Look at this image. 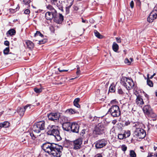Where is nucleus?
I'll return each instance as SVG.
<instances>
[{
    "instance_id": "obj_37",
    "label": "nucleus",
    "mask_w": 157,
    "mask_h": 157,
    "mask_svg": "<svg viewBox=\"0 0 157 157\" xmlns=\"http://www.w3.org/2000/svg\"><path fill=\"white\" fill-rule=\"evenodd\" d=\"M154 19L150 15L147 18V21L149 22H152Z\"/></svg>"
},
{
    "instance_id": "obj_51",
    "label": "nucleus",
    "mask_w": 157,
    "mask_h": 157,
    "mask_svg": "<svg viewBox=\"0 0 157 157\" xmlns=\"http://www.w3.org/2000/svg\"><path fill=\"white\" fill-rule=\"evenodd\" d=\"M135 1L137 5H140V0H135Z\"/></svg>"
},
{
    "instance_id": "obj_1",
    "label": "nucleus",
    "mask_w": 157,
    "mask_h": 157,
    "mask_svg": "<svg viewBox=\"0 0 157 157\" xmlns=\"http://www.w3.org/2000/svg\"><path fill=\"white\" fill-rule=\"evenodd\" d=\"M48 129L47 133L48 135L53 136L58 141H59L62 139V138L60 135L58 126L50 124L48 127Z\"/></svg>"
},
{
    "instance_id": "obj_23",
    "label": "nucleus",
    "mask_w": 157,
    "mask_h": 157,
    "mask_svg": "<svg viewBox=\"0 0 157 157\" xmlns=\"http://www.w3.org/2000/svg\"><path fill=\"white\" fill-rule=\"evenodd\" d=\"M112 48L114 51L116 52L118 50L119 46L116 43L113 42L112 45Z\"/></svg>"
},
{
    "instance_id": "obj_28",
    "label": "nucleus",
    "mask_w": 157,
    "mask_h": 157,
    "mask_svg": "<svg viewBox=\"0 0 157 157\" xmlns=\"http://www.w3.org/2000/svg\"><path fill=\"white\" fill-rule=\"evenodd\" d=\"M66 113L69 114H72L75 113L76 112L75 110L72 109H67L66 110Z\"/></svg>"
},
{
    "instance_id": "obj_40",
    "label": "nucleus",
    "mask_w": 157,
    "mask_h": 157,
    "mask_svg": "<svg viewBox=\"0 0 157 157\" xmlns=\"http://www.w3.org/2000/svg\"><path fill=\"white\" fill-rule=\"evenodd\" d=\"M51 2L52 5H56L57 6L58 5L57 0H51Z\"/></svg>"
},
{
    "instance_id": "obj_25",
    "label": "nucleus",
    "mask_w": 157,
    "mask_h": 157,
    "mask_svg": "<svg viewBox=\"0 0 157 157\" xmlns=\"http://www.w3.org/2000/svg\"><path fill=\"white\" fill-rule=\"evenodd\" d=\"M150 16H151L155 20L157 17V12L156 11H152L149 15Z\"/></svg>"
},
{
    "instance_id": "obj_41",
    "label": "nucleus",
    "mask_w": 157,
    "mask_h": 157,
    "mask_svg": "<svg viewBox=\"0 0 157 157\" xmlns=\"http://www.w3.org/2000/svg\"><path fill=\"white\" fill-rule=\"evenodd\" d=\"M47 41V40L45 39H44L43 40H40L39 41V44H44L46 43Z\"/></svg>"
},
{
    "instance_id": "obj_53",
    "label": "nucleus",
    "mask_w": 157,
    "mask_h": 157,
    "mask_svg": "<svg viewBox=\"0 0 157 157\" xmlns=\"http://www.w3.org/2000/svg\"><path fill=\"white\" fill-rule=\"evenodd\" d=\"M82 22L83 23H88L87 21L86 20L83 19L82 18Z\"/></svg>"
},
{
    "instance_id": "obj_5",
    "label": "nucleus",
    "mask_w": 157,
    "mask_h": 157,
    "mask_svg": "<svg viewBox=\"0 0 157 157\" xmlns=\"http://www.w3.org/2000/svg\"><path fill=\"white\" fill-rule=\"evenodd\" d=\"M108 112L113 117H118L121 113L119 107L117 105H112L109 109Z\"/></svg>"
},
{
    "instance_id": "obj_42",
    "label": "nucleus",
    "mask_w": 157,
    "mask_h": 157,
    "mask_svg": "<svg viewBox=\"0 0 157 157\" xmlns=\"http://www.w3.org/2000/svg\"><path fill=\"white\" fill-rule=\"evenodd\" d=\"M23 2L25 5H28L30 2V0H24Z\"/></svg>"
},
{
    "instance_id": "obj_17",
    "label": "nucleus",
    "mask_w": 157,
    "mask_h": 157,
    "mask_svg": "<svg viewBox=\"0 0 157 157\" xmlns=\"http://www.w3.org/2000/svg\"><path fill=\"white\" fill-rule=\"evenodd\" d=\"M57 14V13H54L53 12L48 11L45 13V17L47 20H51L54 18V16H55Z\"/></svg>"
},
{
    "instance_id": "obj_27",
    "label": "nucleus",
    "mask_w": 157,
    "mask_h": 157,
    "mask_svg": "<svg viewBox=\"0 0 157 157\" xmlns=\"http://www.w3.org/2000/svg\"><path fill=\"white\" fill-rule=\"evenodd\" d=\"M95 35L99 39H102L103 37V36L101 35L97 30H95L94 31Z\"/></svg>"
},
{
    "instance_id": "obj_16",
    "label": "nucleus",
    "mask_w": 157,
    "mask_h": 157,
    "mask_svg": "<svg viewBox=\"0 0 157 157\" xmlns=\"http://www.w3.org/2000/svg\"><path fill=\"white\" fill-rule=\"evenodd\" d=\"M29 132H25L22 134L20 138V140L21 142L24 143H26L29 140Z\"/></svg>"
},
{
    "instance_id": "obj_14",
    "label": "nucleus",
    "mask_w": 157,
    "mask_h": 157,
    "mask_svg": "<svg viewBox=\"0 0 157 157\" xmlns=\"http://www.w3.org/2000/svg\"><path fill=\"white\" fill-rule=\"evenodd\" d=\"M30 105H26L24 108L19 107L17 109V112L19 113L20 115L21 116H23L24 114L25 111L26 109L28 110H29L30 109Z\"/></svg>"
},
{
    "instance_id": "obj_33",
    "label": "nucleus",
    "mask_w": 157,
    "mask_h": 157,
    "mask_svg": "<svg viewBox=\"0 0 157 157\" xmlns=\"http://www.w3.org/2000/svg\"><path fill=\"white\" fill-rule=\"evenodd\" d=\"M125 136L124 134H119L118 136V138L120 140L125 138Z\"/></svg>"
},
{
    "instance_id": "obj_64",
    "label": "nucleus",
    "mask_w": 157,
    "mask_h": 157,
    "mask_svg": "<svg viewBox=\"0 0 157 157\" xmlns=\"http://www.w3.org/2000/svg\"><path fill=\"white\" fill-rule=\"evenodd\" d=\"M140 149H143V147H140Z\"/></svg>"
},
{
    "instance_id": "obj_4",
    "label": "nucleus",
    "mask_w": 157,
    "mask_h": 157,
    "mask_svg": "<svg viewBox=\"0 0 157 157\" xmlns=\"http://www.w3.org/2000/svg\"><path fill=\"white\" fill-rule=\"evenodd\" d=\"M121 84L129 90L132 88L134 84L132 80L126 77L123 78L121 81Z\"/></svg>"
},
{
    "instance_id": "obj_34",
    "label": "nucleus",
    "mask_w": 157,
    "mask_h": 157,
    "mask_svg": "<svg viewBox=\"0 0 157 157\" xmlns=\"http://www.w3.org/2000/svg\"><path fill=\"white\" fill-rule=\"evenodd\" d=\"M115 87L113 85H111L109 88V91L111 92H113L115 91Z\"/></svg>"
},
{
    "instance_id": "obj_11",
    "label": "nucleus",
    "mask_w": 157,
    "mask_h": 157,
    "mask_svg": "<svg viewBox=\"0 0 157 157\" xmlns=\"http://www.w3.org/2000/svg\"><path fill=\"white\" fill-rule=\"evenodd\" d=\"M104 125L101 123H99L95 127L94 132L97 135L102 134L104 132Z\"/></svg>"
},
{
    "instance_id": "obj_61",
    "label": "nucleus",
    "mask_w": 157,
    "mask_h": 157,
    "mask_svg": "<svg viewBox=\"0 0 157 157\" xmlns=\"http://www.w3.org/2000/svg\"><path fill=\"white\" fill-rule=\"evenodd\" d=\"M147 79H149V74H148L147 75Z\"/></svg>"
},
{
    "instance_id": "obj_3",
    "label": "nucleus",
    "mask_w": 157,
    "mask_h": 157,
    "mask_svg": "<svg viewBox=\"0 0 157 157\" xmlns=\"http://www.w3.org/2000/svg\"><path fill=\"white\" fill-rule=\"evenodd\" d=\"M133 135L134 137L137 140L144 138L146 136L145 131L142 128H136L134 130Z\"/></svg>"
},
{
    "instance_id": "obj_63",
    "label": "nucleus",
    "mask_w": 157,
    "mask_h": 157,
    "mask_svg": "<svg viewBox=\"0 0 157 157\" xmlns=\"http://www.w3.org/2000/svg\"><path fill=\"white\" fill-rule=\"evenodd\" d=\"M154 76L152 75L149 78V79H152Z\"/></svg>"
},
{
    "instance_id": "obj_55",
    "label": "nucleus",
    "mask_w": 157,
    "mask_h": 157,
    "mask_svg": "<svg viewBox=\"0 0 157 157\" xmlns=\"http://www.w3.org/2000/svg\"><path fill=\"white\" fill-rule=\"evenodd\" d=\"M117 122V120H114L112 121V123L114 124L116 123Z\"/></svg>"
},
{
    "instance_id": "obj_7",
    "label": "nucleus",
    "mask_w": 157,
    "mask_h": 157,
    "mask_svg": "<svg viewBox=\"0 0 157 157\" xmlns=\"http://www.w3.org/2000/svg\"><path fill=\"white\" fill-rule=\"evenodd\" d=\"M50 155L56 157H60L62 155L63 147L59 145H56Z\"/></svg>"
},
{
    "instance_id": "obj_36",
    "label": "nucleus",
    "mask_w": 157,
    "mask_h": 157,
    "mask_svg": "<svg viewBox=\"0 0 157 157\" xmlns=\"http://www.w3.org/2000/svg\"><path fill=\"white\" fill-rule=\"evenodd\" d=\"M40 36L42 38L43 37V36H44L42 34L40 33V32L38 31H36V33L35 34V35H34L35 36Z\"/></svg>"
},
{
    "instance_id": "obj_47",
    "label": "nucleus",
    "mask_w": 157,
    "mask_h": 157,
    "mask_svg": "<svg viewBox=\"0 0 157 157\" xmlns=\"http://www.w3.org/2000/svg\"><path fill=\"white\" fill-rule=\"evenodd\" d=\"M134 3L133 1H132L130 3V6L132 8L134 7Z\"/></svg>"
},
{
    "instance_id": "obj_24",
    "label": "nucleus",
    "mask_w": 157,
    "mask_h": 157,
    "mask_svg": "<svg viewBox=\"0 0 157 157\" xmlns=\"http://www.w3.org/2000/svg\"><path fill=\"white\" fill-rule=\"evenodd\" d=\"M79 101V98H76L74 101V105L78 108L80 107V105L78 104V102Z\"/></svg>"
},
{
    "instance_id": "obj_22",
    "label": "nucleus",
    "mask_w": 157,
    "mask_h": 157,
    "mask_svg": "<svg viewBox=\"0 0 157 157\" xmlns=\"http://www.w3.org/2000/svg\"><path fill=\"white\" fill-rule=\"evenodd\" d=\"M9 123L8 121H4V122L0 124V129L2 128H6L9 126Z\"/></svg>"
},
{
    "instance_id": "obj_35",
    "label": "nucleus",
    "mask_w": 157,
    "mask_h": 157,
    "mask_svg": "<svg viewBox=\"0 0 157 157\" xmlns=\"http://www.w3.org/2000/svg\"><path fill=\"white\" fill-rule=\"evenodd\" d=\"M34 90L35 92L37 93H39L42 91V90L41 88L38 89L37 88H35L34 89Z\"/></svg>"
},
{
    "instance_id": "obj_32",
    "label": "nucleus",
    "mask_w": 157,
    "mask_h": 157,
    "mask_svg": "<svg viewBox=\"0 0 157 157\" xmlns=\"http://www.w3.org/2000/svg\"><path fill=\"white\" fill-rule=\"evenodd\" d=\"M147 84L150 87H153V83L149 79H147Z\"/></svg>"
},
{
    "instance_id": "obj_48",
    "label": "nucleus",
    "mask_w": 157,
    "mask_h": 157,
    "mask_svg": "<svg viewBox=\"0 0 157 157\" xmlns=\"http://www.w3.org/2000/svg\"><path fill=\"white\" fill-rule=\"evenodd\" d=\"M116 39L117 43H121V42L120 38L116 37Z\"/></svg>"
},
{
    "instance_id": "obj_60",
    "label": "nucleus",
    "mask_w": 157,
    "mask_h": 157,
    "mask_svg": "<svg viewBox=\"0 0 157 157\" xmlns=\"http://www.w3.org/2000/svg\"><path fill=\"white\" fill-rule=\"evenodd\" d=\"M154 148L155 151L156 150L157 148V146H154Z\"/></svg>"
},
{
    "instance_id": "obj_43",
    "label": "nucleus",
    "mask_w": 157,
    "mask_h": 157,
    "mask_svg": "<svg viewBox=\"0 0 157 157\" xmlns=\"http://www.w3.org/2000/svg\"><path fill=\"white\" fill-rule=\"evenodd\" d=\"M30 13V10L28 9H26L24 11V13L26 14H29Z\"/></svg>"
},
{
    "instance_id": "obj_9",
    "label": "nucleus",
    "mask_w": 157,
    "mask_h": 157,
    "mask_svg": "<svg viewBox=\"0 0 157 157\" xmlns=\"http://www.w3.org/2000/svg\"><path fill=\"white\" fill-rule=\"evenodd\" d=\"M107 144V140L102 139L98 140L95 142V147L97 149L105 147Z\"/></svg>"
},
{
    "instance_id": "obj_6",
    "label": "nucleus",
    "mask_w": 157,
    "mask_h": 157,
    "mask_svg": "<svg viewBox=\"0 0 157 157\" xmlns=\"http://www.w3.org/2000/svg\"><path fill=\"white\" fill-rule=\"evenodd\" d=\"M56 144L53 143L47 142L44 144L42 146L43 150L50 155L53 149L54 148Z\"/></svg>"
},
{
    "instance_id": "obj_21",
    "label": "nucleus",
    "mask_w": 157,
    "mask_h": 157,
    "mask_svg": "<svg viewBox=\"0 0 157 157\" xmlns=\"http://www.w3.org/2000/svg\"><path fill=\"white\" fill-rule=\"evenodd\" d=\"M47 9L51 11L50 12H53L54 13H57V11L54 7L50 5H48L46 6Z\"/></svg>"
},
{
    "instance_id": "obj_12",
    "label": "nucleus",
    "mask_w": 157,
    "mask_h": 157,
    "mask_svg": "<svg viewBox=\"0 0 157 157\" xmlns=\"http://www.w3.org/2000/svg\"><path fill=\"white\" fill-rule=\"evenodd\" d=\"M48 116L49 120L55 121L59 119L60 115L59 113H50Z\"/></svg>"
},
{
    "instance_id": "obj_58",
    "label": "nucleus",
    "mask_w": 157,
    "mask_h": 157,
    "mask_svg": "<svg viewBox=\"0 0 157 157\" xmlns=\"http://www.w3.org/2000/svg\"><path fill=\"white\" fill-rule=\"evenodd\" d=\"M152 153H148V157H151L153 156Z\"/></svg>"
},
{
    "instance_id": "obj_49",
    "label": "nucleus",
    "mask_w": 157,
    "mask_h": 157,
    "mask_svg": "<svg viewBox=\"0 0 157 157\" xmlns=\"http://www.w3.org/2000/svg\"><path fill=\"white\" fill-rule=\"evenodd\" d=\"M77 71L76 72V74L77 75L80 74V70L79 67L77 68Z\"/></svg>"
},
{
    "instance_id": "obj_50",
    "label": "nucleus",
    "mask_w": 157,
    "mask_h": 157,
    "mask_svg": "<svg viewBox=\"0 0 157 157\" xmlns=\"http://www.w3.org/2000/svg\"><path fill=\"white\" fill-rule=\"evenodd\" d=\"M4 44L8 46L9 45V42L7 40H6L4 42Z\"/></svg>"
},
{
    "instance_id": "obj_59",
    "label": "nucleus",
    "mask_w": 157,
    "mask_h": 157,
    "mask_svg": "<svg viewBox=\"0 0 157 157\" xmlns=\"http://www.w3.org/2000/svg\"><path fill=\"white\" fill-rule=\"evenodd\" d=\"M153 125L155 126H157V120H155V124H154Z\"/></svg>"
},
{
    "instance_id": "obj_56",
    "label": "nucleus",
    "mask_w": 157,
    "mask_h": 157,
    "mask_svg": "<svg viewBox=\"0 0 157 157\" xmlns=\"http://www.w3.org/2000/svg\"><path fill=\"white\" fill-rule=\"evenodd\" d=\"M95 157H102V155L100 154H97Z\"/></svg>"
},
{
    "instance_id": "obj_18",
    "label": "nucleus",
    "mask_w": 157,
    "mask_h": 157,
    "mask_svg": "<svg viewBox=\"0 0 157 157\" xmlns=\"http://www.w3.org/2000/svg\"><path fill=\"white\" fill-rule=\"evenodd\" d=\"M71 124L69 122H66L63 123L62 127L63 129L66 131H69L71 130Z\"/></svg>"
},
{
    "instance_id": "obj_54",
    "label": "nucleus",
    "mask_w": 157,
    "mask_h": 157,
    "mask_svg": "<svg viewBox=\"0 0 157 157\" xmlns=\"http://www.w3.org/2000/svg\"><path fill=\"white\" fill-rule=\"evenodd\" d=\"M57 6L58 7L59 9L60 10H61L62 11H63V7L62 6L60 7L59 5V6Z\"/></svg>"
},
{
    "instance_id": "obj_44",
    "label": "nucleus",
    "mask_w": 157,
    "mask_h": 157,
    "mask_svg": "<svg viewBox=\"0 0 157 157\" xmlns=\"http://www.w3.org/2000/svg\"><path fill=\"white\" fill-rule=\"evenodd\" d=\"M86 130L85 129H83L80 133V135L82 136H83L84 135L85 133Z\"/></svg>"
},
{
    "instance_id": "obj_46",
    "label": "nucleus",
    "mask_w": 157,
    "mask_h": 157,
    "mask_svg": "<svg viewBox=\"0 0 157 157\" xmlns=\"http://www.w3.org/2000/svg\"><path fill=\"white\" fill-rule=\"evenodd\" d=\"M118 92L119 94H122L123 93V92L122 89L121 88L118 89Z\"/></svg>"
},
{
    "instance_id": "obj_45",
    "label": "nucleus",
    "mask_w": 157,
    "mask_h": 157,
    "mask_svg": "<svg viewBox=\"0 0 157 157\" xmlns=\"http://www.w3.org/2000/svg\"><path fill=\"white\" fill-rule=\"evenodd\" d=\"M127 147L125 145H123L122 146V150L123 151H125L126 150Z\"/></svg>"
},
{
    "instance_id": "obj_2",
    "label": "nucleus",
    "mask_w": 157,
    "mask_h": 157,
    "mask_svg": "<svg viewBox=\"0 0 157 157\" xmlns=\"http://www.w3.org/2000/svg\"><path fill=\"white\" fill-rule=\"evenodd\" d=\"M45 122L41 121L34 124L33 130L35 134H39L40 136L41 133H42L45 128Z\"/></svg>"
},
{
    "instance_id": "obj_19",
    "label": "nucleus",
    "mask_w": 157,
    "mask_h": 157,
    "mask_svg": "<svg viewBox=\"0 0 157 157\" xmlns=\"http://www.w3.org/2000/svg\"><path fill=\"white\" fill-rule=\"evenodd\" d=\"M136 103L139 106L143 105L144 104V102L141 96H137Z\"/></svg>"
},
{
    "instance_id": "obj_31",
    "label": "nucleus",
    "mask_w": 157,
    "mask_h": 157,
    "mask_svg": "<svg viewBox=\"0 0 157 157\" xmlns=\"http://www.w3.org/2000/svg\"><path fill=\"white\" fill-rule=\"evenodd\" d=\"M129 155L131 157H136V154L135 151L132 150L130 151Z\"/></svg>"
},
{
    "instance_id": "obj_26",
    "label": "nucleus",
    "mask_w": 157,
    "mask_h": 157,
    "mask_svg": "<svg viewBox=\"0 0 157 157\" xmlns=\"http://www.w3.org/2000/svg\"><path fill=\"white\" fill-rule=\"evenodd\" d=\"M130 60L128 58H126L124 59V63L128 65H130L131 63L133 61V58H130Z\"/></svg>"
},
{
    "instance_id": "obj_8",
    "label": "nucleus",
    "mask_w": 157,
    "mask_h": 157,
    "mask_svg": "<svg viewBox=\"0 0 157 157\" xmlns=\"http://www.w3.org/2000/svg\"><path fill=\"white\" fill-rule=\"evenodd\" d=\"M82 142V138H79L73 141L72 142L73 149L75 150L80 149L81 147Z\"/></svg>"
},
{
    "instance_id": "obj_38",
    "label": "nucleus",
    "mask_w": 157,
    "mask_h": 157,
    "mask_svg": "<svg viewBox=\"0 0 157 157\" xmlns=\"http://www.w3.org/2000/svg\"><path fill=\"white\" fill-rule=\"evenodd\" d=\"M9 51L10 49L9 47L6 48L4 50L3 53L5 55H7L8 54Z\"/></svg>"
},
{
    "instance_id": "obj_57",
    "label": "nucleus",
    "mask_w": 157,
    "mask_h": 157,
    "mask_svg": "<svg viewBox=\"0 0 157 157\" xmlns=\"http://www.w3.org/2000/svg\"><path fill=\"white\" fill-rule=\"evenodd\" d=\"M58 70L60 72H62L63 71H64V70H60V68H58Z\"/></svg>"
},
{
    "instance_id": "obj_10",
    "label": "nucleus",
    "mask_w": 157,
    "mask_h": 157,
    "mask_svg": "<svg viewBox=\"0 0 157 157\" xmlns=\"http://www.w3.org/2000/svg\"><path fill=\"white\" fill-rule=\"evenodd\" d=\"M143 109L144 113L146 115L151 117L155 116V114L154 113L152 109L149 105H145Z\"/></svg>"
},
{
    "instance_id": "obj_29",
    "label": "nucleus",
    "mask_w": 157,
    "mask_h": 157,
    "mask_svg": "<svg viewBox=\"0 0 157 157\" xmlns=\"http://www.w3.org/2000/svg\"><path fill=\"white\" fill-rule=\"evenodd\" d=\"M15 33V30H9L7 33V34H9L10 36L14 35Z\"/></svg>"
},
{
    "instance_id": "obj_62",
    "label": "nucleus",
    "mask_w": 157,
    "mask_h": 157,
    "mask_svg": "<svg viewBox=\"0 0 157 157\" xmlns=\"http://www.w3.org/2000/svg\"><path fill=\"white\" fill-rule=\"evenodd\" d=\"M127 94V95H128V96L129 98V100H130L131 98V96L130 95H128V94Z\"/></svg>"
},
{
    "instance_id": "obj_39",
    "label": "nucleus",
    "mask_w": 157,
    "mask_h": 157,
    "mask_svg": "<svg viewBox=\"0 0 157 157\" xmlns=\"http://www.w3.org/2000/svg\"><path fill=\"white\" fill-rule=\"evenodd\" d=\"M29 134L31 137L32 139L34 140L36 138V135L32 132L29 133Z\"/></svg>"
},
{
    "instance_id": "obj_13",
    "label": "nucleus",
    "mask_w": 157,
    "mask_h": 157,
    "mask_svg": "<svg viewBox=\"0 0 157 157\" xmlns=\"http://www.w3.org/2000/svg\"><path fill=\"white\" fill-rule=\"evenodd\" d=\"M59 16H57V14L54 16L53 21L58 24H61L63 20V16L62 14L59 13Z\"/></svg>"
},
{
    "instance_id": "obj_15",
    "label": "nucleus",
    "mask_w": 157,
    "mask_h": 157,
    "mask_svg": "<svg viewBox=\"0 0 157 157\" xmlns=\"http://www.w3.org/2000/svg\"><path fill=\"white\" fill-rule=\"evenodd\" d=\"M79 126V125L76 123H73L71 125V131L76 133L78 132Z\"/></svg>"
},
{
    "instance_id": "obj_30",
    "label": "nucleus",
    "mask_w": 157,
    "mask_h": 157,
    "mask_svg": "<svg viewBox=\"0 0 157 157\" xmlns=\"http://www.w3.org/2000/svg\"><path fill=\"white\" fill-rule=\"evenodd\" d=\"M131 134L130 131L129 130H128L124 132V136H125V138H126L127 137H129Z\"/></svg>"
},
{
    "instance_id": "obj_20",
    "label": "nucleus",
    "mask_w": 157,
    "mask_h": 157,
    "mask_svg": "<svg viewBox=\"0 0 157 157\" xmlns=\"http://www.w3.org/2000/svg\"><path fill=\"white\" fill-rule=\"evenodd\" d=\"M25 43L26 44L27 47L31 49L34 47V43L30 40H26Z\"/></svg>"
},
{
    "instance_id": "obj_52",
    "label": "nucleus",
    "mask_w": 157,
    "mask_h": 157,
    "mask_svg": "<svg viewBox=\"0 0 157 157\" xmlns=\"http://www.w3.org/2000/svg\"><path fill=\"white\" fill-rule=\"evenodd\" d=\"M130 122L129 121H127L125 122V125L126 126H128L130 124Z\"/></svg>"
}]
</instances>
